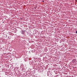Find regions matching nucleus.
<instances>
[{"mask_svg":"<svg viewBox=\"0 0 77 77\" xmlns=\"http://www.w3.org/2000/svg\"><path fill=\"white\" fill-rule=\"evenodd\" d=\"M24 32H26V30H25V31H24Z\"/></svg>","mask_w":77,"mask_h":77,"instance_id":"6","label":"nucleus"},{"mask_svg":"<svg viewBox=\"0 0 77 77\" xmlns=\"http://www.w3.org/2000/svg\"><path fill=\"white\" fill-rule=\"evenodd\" d=\"M48 75L49 77H53V76L52 75V74L51 73H49L48 74Z\"/></svg>","mask_w":77,"mask_h":77,"instance_id":"1","label":"nucleus"},{"mask_svg":"<svg viewBox=\"0 0 77 77\" xmlns=\"http://www.w3.org/2000/svg\"><path fill=\"white\" fill-rule=\"evenodd\" d=\"M22 34H24V32H22Z\"/></svg>","mask_w":77,"mask_h":77,"instance_id":"4","label":"nucleus"},{"mask_svg":"<svg viewBox=\"0 0 77 77\" xmlns=\"http://www.w3.org/2000/svg\"><path fill=\"white\" fill-rule=\"evenodd\" d=\"M42 2H44V1H43Z\"/></svg>","mask_w":77,"mask_h":77,"instance_id":"5","label":"nucleus"},{"mask_svg":"<svg viewBox=\"0 0 77 77\" xmlns=\"http://www.w3.org/2000/svg\"><path fill=\"white\" fill-rule=\"evenodd\" d=\"M76 33H77V30L76 31Z\"/></svg>","mask_w":77,"mask_h":77,"instance_id":"3","label":"nucleus"},{"mask_svg":"<svg viewBox=\"0 0 77 77\" xmlns=\"http://www.w3.org/2000/svg\"><path fill=\"white\" fill-rule=\"evenodd\" d=\"M75 61H76V60L75 59H74L73 60V62H75Z\"/></svg>","mask_w":77,"mask_h":77,"instance_id":"2","label":"nucleus"}]
</instances>
